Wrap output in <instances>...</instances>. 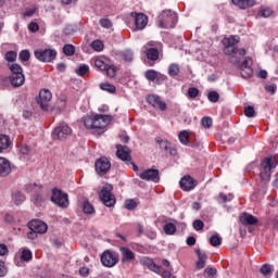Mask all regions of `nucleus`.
<instances>
[{
	"instance_id": "nucleus-1",
	"label": "nucleus",
	"mask_w": 278,
	"mask_h": 278,
	"mask_svg": "<svg viewBox=\"0 0 278 278\" xmlns=\"http://www.w3.org/2000/svg\"><path fill=\"white\" fill-rule=\"evenodd\" d=\"M240 42L239 36H230L225 37L223 39L224 45V53L229 56V62L231 64H238L240 62V56L238 55H247V50L244 48H237L236 45Z\"/></svg>"
},
{
	"instance_id": "nucleus-2",
	"label": "nucleus",
	"mask_w": 278,
	"mask_h": 278,
	"mask_svg": "<svg viewBox=\"0 0 278 278\" xmlns=\"http://www.w3.org/2000/svg\"><path fill=\"white\" fill-rule=\"evenodd\" d=\"M84 125L87 129H103L110 125L112 116L110 115H93L84 117Z\"/></svg>"
},
{
	"instance_id": "nucleus-3",
	"label": "nucleus",
	"mask_w": 278,
	"mask_h": 278,
	"mask_svg": "<svg viewBox=\"0 0 278 278\" xmlns=\"http://www.w3.org/2000/svg\"><path fill=\"white\" fill-rule=\"evenodd\" d=\"M177 13L172 10H165L159 15V27L161 29H173L178 22Z\"/></svg>"
},
{
	"instance_id": "nucleus-4",
	"label": "nucleus",
	"mask_w": 278,
	"mask_h": 278,
	"mask_svg": "<svg viewBox=\"0 0 278 278\" xmlns=\"http://www.w3.org/2000/svg\"><path fill=\"white\" fill-rule=\"evenodd\" d=\"M114 187L110 184H106L102 187L99 199L102 201L103 205L106 207H114L116 205V198L112 194Z\"/></svg>"
},
{
	"instance_id": "nucleus-5",
	"label": "nucleus",
	"mask_w": 278,
	"mask_h": 278,
	"mask_svg": "<svg viewBox=\"0 0 278 278\" xmlns=\"http://www.w3.org/2000/svg\"><path fill=\"white\" fill-rule=\"evenodd\" d=\"M238 58H239V62L232 63V64L237 65L240 68L241 77H243V79H249V77L253 75V68H251V64H253V60L247 56L242 62H240L242 58H244V55L238 54Z\"/></svg>"
},
{
	"instance_id": "nucleus-6",
	"label": "nucleus",
	"mask_w": 278,
	"mask_h": 278,
	"mask_svg": "<svg viewBox=\"0 0 278 278\" xmlns=\"http://www.w3.org/2000/svg\"><path fill=\"white\" fill-rule=\"evenodd\" d=\"M34 55L39 62H53L58 58V51L55 49H37L34 51Z\"/></svg>"
},
{
	"instance_id": "nucleus-7",
	"label": "nucleus",
	"mask_w": 278,
	"mask_h": 278,
	"mask_svg": "<svg viewBox=\"0 0 278 278\" xmlns=\"http://www.w3.org/2000/svg\"><path fill=\"white\" fill-rule=\"evenodd\" d=\"M51 201L54 203V205L66 210V207H68V193H64L60 189H53Z\"/></svg>"
},
{
	"instance_id": "nucleus-8",
	"label": "nucleus",
	"mask_w": 278,
	"mask_h": 278,
	"mask_svg": "<svg viewBox=\"0 0 278 278\" xmlns=\"http://www.w3.org/2000/svg\"><path fill=\"white\" fill-rule=\"evenodd\" d=\"M118 254L110 250L104 251L100 257L101 264L106 268H114L118 264Z\"/></svg>"
},
{
	"instance_id": "nucleus-9",
	"label": "nucleus",
	"mask_w": 278,
	"mask_h": 278,
	"mask_svg": "<svg viewBox=\"0 0 278 278\" xmlns=\"http://www.w3.org/2000/svg\"><path fill=\"white\" fill-rule=\"evenodd\" d=\"M143 266H147L149 270H152V273H156V275H161L163 278H170L173 277V274L168 270H162V266L155 264L153 260L147 257L142 260Z\"/></svg>"
},
{
	"instance_id": "nucleus-10",
	"label": "nucleus",
	"mask_w": 278,
	"mask_h": 278,
	"mask_svg": "<svg viewBox=\"0 0 278 278\" xmlns=\"http://www.w3.org/2000/svg\"><path fill=\"white\" fill-rule=\"evenodd\" d=\"M71 134H73V129L66 123H62L53 129L52 138L53 140H66Z\"/></svg>"
},
{
	"instance_id": "nucleus-11",
	"label": "nucleus",
	"mask_w": 278,
	"mask_h": 278,
	"mask_svg": "<svg viewBox=\"0 0 278 278\" xmlns=\"http://www.w3.org/2000/svg\"><path fill=\"white\" fill-rule=\"evenodd\" d=\"M51 99H53V94L51 91H49V89H41L39 91L37 103L43 112L49 110V103L51 102Z\"/></svg>"
},
{
	"instance_id": "nucleus-12",
	"label": "nucleus",
	"mask_w": 278,
	"mask_h": 278,
	"mask_svg": "<svg viewBox=\"0 0 278 278\" xmlns=\"http://www.w3.org/2000/svg\"><path fill=\"white\" fill-rule=\"evenodd\" d=\"M277 168V163L271 157H266L263 163V170H261V179L263 181H270L271 169Z\"/></svg>"
},
{
	"instance_id": "nucleus-13",
	"label": "nucleus",
	"mask_w": 278,
	"mask_h": 278,
	"mask_svg": "<svg viewBox=\"0 0 278 278\" xmlns=\"http://www.w3.org/2000/svg\"><path fill=\"white\" fill-rule=\"evenodd\" d=\"M96 173L103 177V175H108L110 172V168H112V163H110V160L105 156H101L96 161Z\"/></svg>"
},
{
	"instance_id": "nucleus-14",
	"label": "nucleus",
	"mask_w": 278,
	"mask_h": 278,
	"mask_svg": "<svg viewBox=\"0 0 278 278\" xmlns=\"http://www.w3.org/2000/svg\"><path fill=\"white\" fill-rule=\"evenodd\" d=\"M156 144H159V149L166 153V155H177V148L170 143L168 140H164L162 138L155 139Z\"/></svg>"
},
{
	"instance_id": "nucleus-15",
	"label": "nucleus",
	"mask_w": 278,
	"mask_h": 278,
	"mask_svg": "<svg viewBox=\"0 0 278 278\" xmlns=\"http://www.w3.org/2000/svg\"><path fill=\"white\" fill-rule=\"evenodd\" d=\"M140 179H143L144 181H153L154 184L160 182V170L157 169H146L141 174H139Z\"/></svg>"
},
{
	"instance_id": "nucleus-16",
	"label": "nucleus",
	"mask_w": 278,
	"mask_h": 278,
	"mask_svg": "<svg viewBox=\"0 0 278 278\" xmlns=\"http://www.w3.org/2000/svg\"><path fill=\"white\" fill-rule=\"evenodd\" d=\"M28 228L30 231H36L37 233H47L49 226L40 219H33L28 223Z\"/></svg>"
},
{
	"instance_id": "nucleus-17",
	"label": "nucleus",
	"mask_w": 278,
	"mask_h": 278,
	"mask_svg": "<svg viewBox=\"0 0 278 278\" xmlns=\"http://www.w3.org/2000/svg\"><path fill=\"white\" fill-rule=\"evenodd\" d=\"M116 155L123 162H131V149L127 146L116 144Z\"/></svg>"
},
{
	"instance_id": "nucleus-18",
	"label": "nucleus",
	"mask_w": 278,
	"mask_h": 278,
	"mask_svg": "<svg viewBox=\"0 0 278 278\" xmlns=\"http://www.w3.org/2000/svg\"><path fill=\"white\" fill-rule=\"evenodd\" d=\"M119 253L122 255L121 257L122 264H131V262H136V253H134L131 249L122 247L119 248Z\"/></svg>"
},
{
	"instance_id": "nucleus-19",
	"label": "nucleus",
	"mask_w": 278,
	"mask_h": 278,
	"mask_svg": "<svg viewBox=\"0 0 278 278\" xmlns=\"http://www.w3.org/2000/svg\"><path fill=\"white\" fill-rule=\"evenodd\" d=\"M181 190L185 192H190V190H194L197 188V180L191 176H185L179 181Z\"/></svg>"
},
{
	"instance_id": "nucleus-20",
	"label": "nucleus",
	"mask_w": 278,
	"mask_h": 278,
	"mask_svg": "<svg viewBox=\"0 0 278 278\" xmlns=\"http://www.w3.org/2000/svg\"><path fill=\"white\" fill-rule=\"evenodd\" d=\"M147 101L152 108H157L161 112H166V102L162 101L160 96L151 94L148 96Z\"/></svg>"
},
{
	"instance_id": "nucleus-21",
	"label": "nucleus",
	"mask_w": 278,
	"mask_h": 278,
	"mask_svg": "<svg viewBox=\"0 0 278 278\" xmlns=\"http://www.w3.org/2000/svg\"><path fill=\"white\" fill-rule=\"evenodd\" d=\"M131 16H135V25L137 29H144L149 23V18L144 13H131Z\"/></svg>"
},
{
	"instance_id": "nucleus-22",
	"label": "nucleus",
	"mask_w": 278,
	"mask_h": 278,
	"mask_svg": "<svg viewBox=\"0 0 278 278\" xmlns=\"http://www.w3.org/2000/svg\"><path fill=\"white\" fill-rule=\"evenodd\" d=\"M12 172V165L5 157H0V177H8Z\"/></svg>"
},
{
	"instance_id": "nucleus-23",
	"label": "nucleus",
	"mask_w": 278,
	"mask_h": 278,
	"mask_svg": "<svg viewBox=\"0 0 278 278\" xmlns=\"http://www.w3.org/2000/svg\"><path fill=\"white\" fill-rule=\"evenodd\" d=\"M10 83L14 88H21L23 84H25V75L24 74H11Z\"/></svg>"
},
{
	"instance_id": "nucleus-24",
	"label": "nucleus",
	"mask_w": 278,
	"mask_h": 278,
	"mask_svg": "<svg viewBox=\"0 0 278 278\" xmlns=\"http://www.w3.org/2000/svg\"><path fill=\"white\" fill-rule=\"evenodd\" d=\"M240 223H242V225H257L258 220L257 217L252 214L243 213L240 215Z\"/></svg>"
},
{
	"instance_id": "nucleus-25",
	"label": "nucleus",
	"mask_w": 278,
	"mask_h": 278,
	"mask_svg": "<svg viewBox=\"0 0 278 278\" xmlns=\"http://www.w3.org/2000/svg\"><path fill=\"white\" fill-rule=\"evenodd\" d=\"M233 5L240 10H248V8H253L255 5V0H231Z\"/></svg>"
},
{
	"instance_id": "nucleus-26",
	"label": "nucleus",
	"mask_w": 278,
	"mask_h": 278,
	"mask_svg": "<svg viewBox=\"0 0 278 278\" xmlns=\"http://www.w3.org/2000/svg\"><path fill=\"white\" fill-rule=\"evenodd\" d=\"M11 199L14 205H23V203H25L27 200V197H25L21 191H15L12 193Z\"/></svg>"
},
{
	"instance_id": "nucleus-27",
	"label": "nucleus",
	"mask_w": 278,
	"mask_h": 278,
	"mask_svg": "<svg viewBox=\"0 0 278 278\" xmlns=\"http://www.w3.org/2000/svg\"><path fill=\"white\" fill-rule=\"evenodd\" d=\"M143 52L146 53L148 60L155 62L160 58V51L155 48H150L147 50V47L143 48Z\"/></svg>"
},
{
	"instance_id": "nucleus-28",
	"label": "nucleus",
	"mask_w": 278,
	"mask_h": 278,
	"mask_svg": "<svg viewBox=\"0 0 278 278\" xmlns=\"http://www.w3.org/2000/svg\"><path fill=\"white\" fill-rule=\"evenodd\" d=\"M10 144H12L10 137L7 135H0V153H3V151L10 147Z\"/></svg>"
},
{
	"instance_id": "nucleus-29",
	"label": "nucleus",
	"mask_w": 278,
	"mask_h": 278,
	"mask_svg": "<svg viewBox=\"0 0 278 278\" xmlns=\"http://www.w3.org/2000/svg\"><path fill=\"white\" fill-rule=\"evenodd\" d=\"M25 190L28 193L33 192L34 194H36V193L40 192V190H42V185H38L36 182H29V184L25 185Z\"/></svg>"
},
{
	"instance_id": "nucleus-30",
	"label": "nucleus",
	"mask_w": 278,
	"mask_h": 278,
	"mask_svg": "<svg viewBox=\"0 0 278 278\" xmlns=\"http://www.w3.org/2000/svg\"><path fill=\"white\" fill-rule=\"evenodd\" d=\"M195 253L198 255L197 268H205V260H207V255L202 253L200 249H198Z\"/></svg>"
},
{
	"instance_id": "nucleus-31",
	"label": "nucleus",
	"mask_w": 278,
	"mask_h": 278,
	"mask_svg": "<svg viewBox=\"0 0 278 278\" xmlns=\"http://www.w3.org/2000/svg\"><path fill=\"white\" fill-rule=\"evenodd\" d=\"M31 203H34V205H36V207H40L42 205V203H45V197L42 195V193H40V191L33 194Z\"/></svg>"
},
{
	"instance_id": "nucleus-32",
	"label": "nucleus",
	"mask_w": 278,
	"mask_h": 278,
	"mask_svg": "<svg viewBox=\"0 0 278 278\" xmlns=\"http://www.w3.org/2000/svg\"><path fill=\"white\" fill-rule=\"evenodd\" d=\"M188 138H189L188 130H181L178 135V140H179L180 144H184L185 147L190 146V141L188 140Z\"/></svg>"
},
{
	"instance_id": "nucleus-33",
	"label": "nucleus",
	"mask_w": 278,
	"mask_h": 278,
	"mask_svg": "<svg viewBox=\"0 0 278 278\" xmlns=\"http://www.w3.org/2000/svg\"><path fill=\"white\" fill-rule=\"evenodd\" d=\"M163 229L166 236H175V233H177V226H175L173 223L165 224Z\"/></svg>"
},
{
	"instance_id": "nucleus-34",
	"label": "nucleus",
	"mask_w": 278,
	"mask_h": 278,
	"mask_svg": "<svg viewBox=\"0 0 278 278\" xmlns=\"http://www.w3.org/2000/svg\"><path fill=\"white\" fill-rule=\"evenodd\" d=\"M100 90H103L104 92H110V94H114V92H116V86L110 83H101Z\"/></svg>"
},
{
	"instance_id": "nucleus-35",
	"label": "nucleus",
	"mask_w": 278,
	"mask_h": 278,
	"mask_svg": "<svg viewBox=\"0 0 278 278\" xmlns=\"http://www.w3.org/2000/svg\"><path fill=\"white\" fill-rule=\"evenodd\" d=\"M83 212L84 214H94V206L90 204V201L85 200L83 202Z\"/></svg>"
},
{
	"instance_id": "nucleus-36",
	"label": "nucleus",
	"mask_w": 278,
	"mask_h": 278,
	"mask_svg": "<svg viewBox=\"0 0 278 278\" xmlns=\"http://www.w3.org/2000/svg\"><path fill=\"white\" fill-rule=\"evenodd\" d=\"M144 77H146V79H148V81H156L157 71H155V70H148L144 73Z\"/></svg>"
},
{
	"instance_id": "nucleus-37",
	"label": "nucleus",
	"mask_w": 278,
	"mask_h": 278,
	"mask_svg": "<svg viewBox=\"0 0 278 278\" xmlns=\"http://www.w3.org/2000/svg\"><path fill=\"white\" fill-rule=\"evenodd\" d=\"M124 62H134V51L126 49L122 52Z\"/></svg>"
},
{
	"instance_id": "nucleus-38",
	"label": "nucleus",
	"mask_w": 278,
	"mask_h": 278,
	"mask_svg": "<svg viewBox=\"0 0 278 278\" xmlns=\"http://www.w3.org/2000/svg\"><path fill=\"white\" fill-rule=\"evenodd\" d=\"M12 75H23V67L21 65H18V63H12L10 66H9Z\"/></svg>"
},
{
	"instance_id": "nucleus-39",
	"label": "nucleus",
	"mask_w": 278,
	"mask_h": 278,
	"mask_svg": "<svg viewBox=\"0 0 278 278\" xmlns=\"http://www.w3.org/2000/svg\"><path fill=\"white\" fill-rule=\"evenodd\" d=\"M124 206L126 210L132 212V210H136V207H138V203H136L134 199H128L125 201Z\"/></svg>"
},
{
	"instance_id": "nucleus-40",
	"label": "nucleus",
	"mask_w": 278,
	"mask_h": 278,
	"mask_svg": "<svg viewBox=\"0 0 278 278\" xmlns=\"http://www.w3.org/2000/svg\"><path fill=\"white\" fill-rule=\"evenodd\" d=\"M33 254L28 249H24L21 254L22 262H31Z\"/></svg>"
},
{
	"instance_id": "nucleus-41",
	"label": "nucleus",
	"mask_w": 278,
	"mask_h": 278,
	"mask_svg": "<svg viewBox=\"0 0 278 278\" xmlns=\"http://www.w3.org/2000/svg\"><path fill=\"white\" fill-rule=\"evenodd\" d=\"M168 75L170 77H177V75H179V65L170 64L168 67Z\"/></svg>"
},
{
	"instance_id": "nucleus-42",
	"label": "nucleus",
	"mask_w": 278,
	"mask_h": 278,
	"mask_svg": "<svg viewBox=\"0 0 278 278\" xmlns=\"http://www.w3.org/2000/svg\"><path fill=\"white\" fill-rule=\"evenodd\" d=\"M207 99L211 103H218V99H220V94L217 91H210L207 94Z\"/></svg>"
},
{
	"instance_id": "nucleus-43",
	"label": "nucleus",
	"mask_w": 278,
	"mask_h": 278,
	"mask_svg": "<svg viewBox=\"0 0 278 278\" xmlns=\"http://www.w3.org/2000/svg\"><path fill=\"white\" fill-rule=\"evenodd\" d=\"M63 53H64V55H68V56L75 55V46L68 45V43L65 45L63 47Z\"/></svg>"
},
{
	"instance_id": "nucleus-44",
	"label": "nucleus",
	"mask_w": 278,
	"mask_h": 278,
	"mask_svg": "<svg viewBox=\"0 0 278 278\" xmlns=\"http://www.w3.org/2000/svg\"><path fill=\"white\" fill-rule=\"evenodd\" d=\"M88 71H90V67L86 64H81L76 70V74L79 75V77H84V75H86V73H88Z\"/></svg>"
},
{
	"instance_id": "nucleus-45",
	"label": "nucleus",
	"mask_w": 278,
	"mask_h": 278,
	"mask_svg": "<svg viewBox=\"0 0 278 278\" xmlns=\"http://www.w3.org/2000/svg\"><path fill=\"white\" fill-rule=\"evenodd\" d=\"M223 242V239L219 238L218 235H213L211 238H210V244L212 247H220V243Z\"/></svg>"
},
{
	"instance_id": "nucleus-46",
	"label": "nucleus",
	"mask_w": 278,
	"mask_h": 278,
	"mask_svg": "<svg viewBox=\"0 0 278 278\" xmlns=\"http://www.w3.org/2000/svg\"><path fill=\"white\" fill-rule=\"evenodd\" d=\"M30 58H31V53H29V50H22L20 52L21 62H29Z\"/></svg>"
},
{
	"instance_id": "nucleus-47",
	"label": "nucleus",
	"mask_w": 278,
	"mask_h": 278,
	"mask_svg": "<svg viewBox=\"0 0 278 278\" xmlns=\"http://www.w3.org/2000/svg\"><path fill=\"white\" fill-rule=\"evenodd\" d=\"M104 71H105L108 77H116V66L106 65V68Z\"/></svg>"
},
{
	"instance_id": "nucleus-48",
	"label": "nucleus",
	"mask_w": 278,
	"mask_h": 278,
	"mask_svg": "<svg viewBox=\"0 0 278 278\" xmlns=\"http://www.w3.org/2000/svg\"><path fill=\"white\" fill-rule=\"evenodd\" d=\"M212 117H203L201 119V126L204 128V129H210L212 127Z\"/></svg>"
},
{
	"instance_id": "nucleus-49",
	"label": "nucleus",
	"mask_w": 278,
	"mask_h": 278,
	"mask_svg": "<svg viewBox=\"0 0 278 278\" xmlns=\"http://www.w3.org/2000/svg\"><path fill=\"white\" fill-rule=\"evenodd\" d=\"M94 66L96 68H99V71H105V68H108V64H105L101 59L94 60Z\"/></svg>"
},
{
	"instance_id": "nucleus-50",
	"label": "nucleus",
	"mask_w": 278,
	"mask_h": 278,
	"mask_svg": "<svg viewBox=\"0 0 278 278\" xmlns=\"http://www.w3.org/2000/svg\"><path fill=\"white\" fill-rule=\"evenodd\" d=\"M260 14L261 16H263V18H268V16L273 14V10L266 7H262L260 10Z\"/></svg>"
},
{
	"instance_id": "nucleus-51",
	"label": "nucleus",
	"mask_w": 278,
	"mask_h": 278,
	"mask_svg": "<svg viewBox=\"0 0 278 278\" xmlns=\"http://www.w3.org/2000/svg\"><path fill=\"white\" fill-rule=\"evenodd\" d=\"M244 115L248 118H253V116H255V108H253L252 105H249L244 109Z\"/></svg>"
},
{
	"instance_id": "nucleus-52",
	"label": "nucleus",
	"mask_w": 278,
	"mask_h": 278,
	"mask_svg": "<svg viewBox=\"0 0 278 278\" xmlns=\"http://www.w3.org/2000/svg\"><path fill=\"white\" fill-rule=\"evenodd\" d=\"M189 99H197L199 97V89L195 87H190L188 89Z\"/></svg>"
},
{
	"instance_id": "nucleus-53",
	"label": "nucleus",
	"mask_w": 278,
	"mask_h": 278,
	"mask_svg": "<svg viewBox=\"0 0 278 278\" xmlns=\"http://www.w3.org/2000/svg\"><path fill=\"white\" fill-rule=\"evenodd\" d=\"M91 47L93 51H103V41L94 40L92 41Z\"/></svg>"
},
{
	"instance_id": "nucleus-54",
	"label": "nucleus",
	"mask_w": 278,
	"mask_h": 278,
	"mask_svg": "<svg viewBox=\"0 0 278 278\" xmlns=\"http://www.w3.org/2000/svg\"><path fill=\"white\" fill-rule=\"evenodd\" d=\"M261 273L264 275V277H267V275H270V273H273V269L270 268L269 264H264L261 266Z\"/></svg>"
},
{
	"instance_id": "nucleus-55",
	"label": "nucleus",
	"mask_w": 278,
	"mask_h": 278,
	"mask_svg": "<svg viewBox=\"0 0 278 278\" xmlns=\"http://www.w3.org/2000/svg\"><path fill=\"white\" fill-rule=\"evenodd\" d=\"M99 23L104 29H110L112 27V21L110 18H101Z\"/></svg>"
},
{
	"instance_id": "nucleus-56",
	"label": "nucleus",
	"mask_w": 278,
	"mask_h": 278,
	"mask_svg": "<svg viewBox=\"0 0 278 278\" xmlns=\"http://www.w3.org/2000/svg\"><path fill=\"white\" fill-rule=\"evenodd\" d=\"M16 58H17V54L16 52L14 51H8L5 53V60L7 62H15L16 61Z\"/></svg>"
},
{
	"instance_id": "nucleus-57",
	"label": "nucleus",
	"mask_w": 278,
	"mask_h": 278,
	"mask_svg": "<svg viewBox=\"0 0 278 278\" xmlns=\"http://www.w3.org/2000/svg\"><path fill=\"white\" fill-rule=\"evenodd\" d=\"M203 227H205V224L203 223V220L195 219L193 222V229H195V231H201L203 229Z\"/></svg>"
},
{
	"instance_id": "nucleus-58",
	"label": "nucleus",
	"mask_w": 278,
	"mask_h": 278,
	"mask_svg": "<svg viewBox=\"0 0 278 278\" xmlns=\"http://www.w3.org/2000/svg\"><path fill=\"white\" fill-rule=\"evenodd\" d=\"M8 275V267H5V262L0 261V277H5Z\"/></svg>"
},
{
	"instance_id": "nucleus-59",
	"label": "nucleus",
	"mask_w": 278,
	"mask_h": 278,
	"mask_svg": "<svg viewBox=\"0 0 278 278\" xmlns=\"http://www.w3.org/2000/svg\"><path fill=\"white\" fill-rule=\"evenodd\" d=\"M204 273H205V275H207V277H214V275H216L217 270L214 267H206L204 269Z\"/></svg>"
},
{
	"instance_id": "nucleus-60",
	"label": "nucleus",
	"mask_w": 278,
	"mask_h": 278,
	"mask_svg": "<svg viewBox=\"0 0 278 278\" xmlns=\"http://www.w3.org/2000/svg\"><path fill=\"white\" fill-rule=\"evenodd\" d=\"M28 29H29V31H33V34H36V31H38V29H40V26H38V23L31 22L28 25Z\"/></svg>"
},
{
	"instance_id": "nucleus-61",
	"label": "nucleus",
	"mask_w": 278,
	"mask_h": 278,
	"mask_svg": "<svg viewBox=\"0 0 278 278\" xmlns=\"http://www.w3.org/2000/svg\"><path fill=\"white\" fill-rule=\"evenodd\" d=\"M29 151H31L29 146L22 144L20 148V153H22V155H29Z\"/></svg>"
},
{
	"instance_id": "nucleus-62",
	"label": "nucleus",
	"mask_w": 278,
	"mask_h": 278,
	"mask_svg": "<svg viewBox=\"0 0 278 278\" xmlns=\"http://www.w3.org/2000/svg\"><path fill=\"white\" fill-rule=\"evenodd\" d=\"M266 92H269L270 94H275L277 92V85H269L265 87Z\"/></svg>"
},
{
	"instance_id": "nucleus-63",
	"label": "nucleus",
	"mask_w": 278,
	"mask_h": 278,
	"mask_svg": "<svg viewBox=\"0 0 278 278\" xmlns=\"http://www.w3.org/2000/svg\"><path fill=\"white\" fill-rule=\"evenodd\" d=\"M79 275H80V277H86L87 275H90V268H88V267H80Z\"/></svg>"
},
{
	"instance_id": "nucleus-64",
	"label": "nucleus",
	"mask_w": 278,
	"mask_h": 278,
	"mask_svg": "<svg viewBox=\"0 0 278 278\" xmlns=\"http://www.w3.org/2000/svg\"><path fill=\"white\" fill-rule=\"evenodd\" d=\"M187 244L188 247H194L197 244V239L194 237H188Z\"/></svg>"
}]
</instances>
